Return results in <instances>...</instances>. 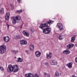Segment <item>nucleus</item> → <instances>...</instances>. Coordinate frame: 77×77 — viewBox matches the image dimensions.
Wrapping results in <instances>:
<instances>
[{
  "instance_id": "nucleus-37",
  "label": "nucleus",
  "mask_w": 77,
  "mask_h": 77,
  "mask_svg": "<svg viewBox=\"0 0 77 77\" xmlns=\"http://www.w3.org/2000/svg\"><path fill=\"white\" fill-rule=\"evenodd\" d=\"M75 32V30H73V31L72 32V33H74V32Z\"/></svg>"
},
{
  "instance_id": "nucleus-33",
  "label": "nucleus",
  "mask_w": 77,
  "mask_h": 77,
  "mask_svg": "<svg viewBox=\"0 0 77 77\" xmlns=\"http://www.w3.org/2000/svg\"><path fill=\"white\" fill-rule=\"evenodd\" d=\"M17 1L18 2L19 4L21 3V0H17Z\"/></svg>"
},
{
  "instance_id": "nucleus-15",
  "label": "nucleus",
  "mask_w": 77,
  "mask_h": 77,
  "mask_svg": "<svg viewBox=\"0 0 77 77\" xmlns=\"http://www.w3.org/2000/svg\"><path fill=\"white\" fill-rule=\"evenodd\" d=\"M25 77H32V74L31 73H28L25 74Z\"/></svg>"
},
{
  "instance_id": "nucleus-34",
  "label": "nucleus",
  "mask_w": 77,
  "mask_h": 77,
  "mask_svg": "<svg viewBox=\"0 0 77 77\" xmlns=\"http://www.w3.org/2000/svg\"><path fill=\"white\" fill-rule=\"evenodd\" d=\"M10 26V25H9L8 24H7V27H8V29H9V26Z\"/></svg>"
},
{
  "instance_id": "nucleus-25",
  "label": "nucleus",
  "mask_w": 77,
  "mask_h": 77,
  "mask_svg": "<svg viewBox=\"0 0 77 77\" xmlns=\"http://www.w3.org/2000/svg\"><path fill=\"white\" fill-rule=\"evenodd\" d=\"M0 70H1L2 72L5 71V69L2 66H0Z\"/></svg>"
},
{
  "instance_id": "nucleus-26",
  "label": "nucleus",
  "mask_w": 77,
  "mask_h": 77,
  "mask_svg": "<svg viewBox=\"0 0 77 77\" xmlns=\"http://www.w3.org/2000/svg\"><path fill=\"white\" fill-rule=\"evenodd\" d=\"M21 38V37L20 36V35H18L15 37V39H20Z\"/></svg>"
},
{
  "instance_id": "nucleus-38",
  "label": "nucleus",
  "mask_w": 77,
  "mask_h": 77,
  "mask_svg": "<svg viewBox=\"0 0 77 77\" xmlns=\"http://www.w3.org/2000/svg\"><path fill=\"white\" fill-rule=\"evenodd\" d=\"M49 54L50 55H51V53L50 52L49 54Z\"/></svg>"
},
{
  "instance_id": "nucleus-32",
  "label": "nucleus",
  "mask_w": 77,
  "mask_h": 77,
  "mask_svg": "<svg viewBox=\"0 0 77 77\" xmlns=\"http://www.w3.org/2000/svg\"><path fill=\"white\" fill-rule=\"evenodd\" d=\"M30 31H31V32H32V33H33V32H34V30L32 29H31Z\"/></svg>"
},
{
  "instance_id": "nucleus-8",
  "label": "nucleus",
  "mask_w": 77,
  "mask_h": 77,
  "mask_svg": "<svg viewBox=\"0 0 77 77\" xmlns=\"http://www.w3.org/2000/svg\"><path fill=\"white\" fill-rule=\"evenodd\" d=\"M74 46V45L72 43H69L66 46L67 49L68 50H70L71 48H73V47Z\"/></svg>"
},
{
  "instance_id": "nucleus-2",
  "label": "nucleus",
  "mask_w": 77,
  "mask_h": 77,
  "mask_svg": "<svg viewBox=\"0 0 77 77\" xmlns=\"http://www.w3.org/2000/svg\"><path fill=\"white\" fill-rule=\"evenodd\" d=\"M19 70V68H18V66L17 64L13 65V66L12 65H9L8 66L7 68L8 72L10 73L12 72H18Z\"/></svg>"
},
{
  "instance_id": "nucleus-12",
  "label": "nucleus",
  "mask_w": 77,
  "mask_h": 77,
  "mask_svg": "<svg viewBox=\"0 0 77 77\" xmlns=\"http://www.w3.org/2000/svg\"><path fill=\"white\" fill-rule=\"evenodd\" d=\"M10 17V13L9 12L8 13H7L5 15V20H9V19Z\"/></svg>"
},
{
  "instance_id": "nucleus-1",
  "label": "nucleus",
  "mask_w": 77,
  "mask_h": 77,
  "mask_svg": "<svg viewBox=\"0 0 77 77\" xmlns=\"http://www.w3.org/2000/svg\"><path fill=\"white\" fill-rule=\"evenodd\" d=\"M54 21L49 20V21L46 22L45 23L40 24L39 27L43 30V32L44 34H49L51 31V28L50 27V25L54 23Z\"/></svg>"
},
{
  "instance_id": "nucleus-7",
  "label": "nucleus",
  "mask_w": 77,
  "mask_h": 77,
  "mask_svg": "<svg viewBox=\"0 0 77 77\" xmlns=\"http://www.w3.org/2000/svg\"><path fill=\"white\" fill-rule=\"evenodd\" d=\"M3 38L4 41H5V42H6V43L9 42L10 41V38H9V36H7L4 37Z\"/></svg>"
},
{
  "instance_id": "nucleus-5",
  "label": "nucleus",
  "mask_w": 77,
  "mask_h": 77,
  "mask_svg": "<svg viewBox=\"0 0 77 77\" xmlns=\"http://www.w3.org/2000/svg\"><path fill=\"white\" fill-rule=\"evenodd\" d=\"M57 26L58 27L60 31H62L63 30V26L62 23H57Z\"/></svg>"
},
{
  "instance_id": "nucleus-35",
  "label": "nucleus",
  "mask_w": 77,
  "mask_h": 77,
  "mask_svg": "<svg viewBox=\"0 0 77 77\" xmlns=\"http://www.w3.org/2000/svg\"><path fill=\"white\" fill-rule=\"evenodd\" d=\"M75 62H76L77 63V57L75 58Z\"/></svg>"
},
{
  "instance_id": "nucleus-19",
  "label": "nucleus",
  "mask_w": 77,
  "mask_h": 77,
  "mask_svg": "<svg viewBox=\"0 0 77 77\" xmlns=\"http://www.w3.org/2000/svg\"><path fill=\"white\" fill-rule=\"evenodd\" d=\"M75 36H74L71 38V42H74L75 40Z\"/></svg>"
},
{
  "instance_id": "nucleus-29",
  "label": "nucleus",
  "mask_w": 77,
  "mask_h": 77,
  "mask_svg": "<svg viewBox=\"0 0 77 77\" xmlns=\"http://www.w3.org/2000/svg\"><path fill=\"white\" fill-rule=\"evenodd\" d=\"M55 75L56 76H59V72L57 71H56L55 73Z\"/></svg>"
},
{
  "instance_id": "nucleus-23",
  "label": "nucleus",
  "mask_w": 77,
  "mask_h": 77,
  "mask_svg": "<svg viewBox=\"0 0 77 77\" xmlns=\"http://www.w3.org/2000/svg\"><path fill=\"white\" fill-rule=\"evenodd\" d=\"M44 75H45V77H50V74H49L48 73H45L44 74Z\"/></svg>"
},
{
  "instance_id": "nucleus-28",
  "label": "nucleus",
  "mask_w": 77,
  "mask_h": 77,
  "mask_svg": "<svg viewBox=\"0 0 77 77\" xmlns=\"http://www.w3.org/2000/svg\"><path fill=\"white\" fill-rule=\"evenodd\" d=\"M25 51L26 53L27 54H30V51H29L27 50H26Z\"/></svg>"
},
{
  "instance_id": "nucleus-13",
  "label": "nucleus",
  "mask_w": 77,
  "mask_h": 77,
  "mask_svg": "<svg viewBox=\"0 0 77 77\" xmlns=\"http://www.w3.org/2000/svg\"><path fill=\"white\" fill-rule=\"evenodd\" d=\"M73 64V63L72 62H71L70 63H69L68 64H66V65H67V66H68V68L71 69L72 67Z\"/></svg>"
},
{
  "instance_id": "nucleus-39",
  "label": "nucleus",
  "mask_w": 77,
  "mask_h": 77,
  "mask_svg": "<svg viewBox=\"0 0 77 77\" xmlns=\"http://www.w3.org/2000/svg\"><path fill=\"white\" fill-rule=\"evenodd\" d=\"M37 77H40V76L38 75H37Z\"/></svg>"
},
{
  "instance_id": "nucleus-36",
  "label": "nucleus",
  "mask_w": 77,
  "mask_h": 77,
  "mask_svg": "<svg viewBox=\"0 0 77 77\" xmlns=\"http://www.w3.org/2000/svg\"><path fill=\"white\" fill-rule=\"evenodd\" d=\"M63 69H65V67H63L62 68Z\"/></svg>"
},
{
  "instance_id": "nucleus-6",
  "label": "nucleus",
  "mask_w": 77,
  "mask_h": 77,
  "mask_svg": "<svg viewBox=\"0 0 77 77\" xmlns=\"http://www.w3.org/2000/svg\"><path fill=\"white\" fill-rule=\"evenodd\" d=\"M22 33L25 36H27V37H29V32L27 30H23L22 32Z\"/></svg>"
},
{
  "instance_id": "nucleus-17",
  "label": "nucleus",
  "mask_w": 77,
  "mask_h": 77,
  "mask_svg": "<svg viewBox=\"0 0 77 77\" xmlns=\"http://www.w3.org/2000/svg\"><path fill=\"white\" fill-rule=\"evenodd\" d=\"M23 61V58H21L20 57L18 58V60H16L17 62H22Z\"/></svg>"
},
{
  "instance_id": "nucleus-21",
  "label": "nucleus",
  "mask_w": 77,
  "mask_h": 77,
  "mask_svg": "<svg viewBox=\"0 0 77 77\" xmlns=\"http://www.w3.org/2000/svg\"><path fill=\"white\" fill-rule=\"evenodd\" d=\"M59 39L60 41L62 40L63 39V35H60L59 37Z\"/></svg>"
},
{
  "instance_id": "nucleus-10",
  "label": "nucleus",
  "mask_w": 77,
  "mask_h": 77,
  "mask_svg": "<svg viewBox=\"0 0 77 77\" xmlns=\"http://www.w3.org/2000/svg\"><path fill=\"white\" fill-rule=\"evenodd\" d=\"M35 54L37 57H39L41 56V52L39 51H37L35 52Z\"/></svg>"
},
{
  "instance_id": "nucleus-3",
  "label": "nucleus",
  "mask_w": 77,
  "mask_h": 77,
  "mask_svg": "<svg viewBox=\"0 0 77 77\" xmlns=\"http://www.w3.org/2000/svg\"><path fill=\"white\" fill-rule=\"evenodd\" d=\"M11 19L12 20V22L14 25H15L17 23H19L21 20V16L18 15L15 17H11Z\"/></svg>"
},
{
  "instance_id": "nucleus-22",
  "label": "nucleus",
  "mask_w": 77,
  "mask_h": 77,
  "mask_svg": "<svg viewBox=\"0 0 77 77\" xmlns=\"http://www.w3.org/2000/svg\"><path fill=\"white\" fill-rule=\"evenodd\" d=\"M22 10H17L16 12V14H20L21 13H22Z\"/></svg>"
},
{
  "instance_id": "nucleus-18",
  "label": "nucleus",
  "mask_w": 77,
  "mask_h": 77,
  "mask_svg": "<svg viewBox=\"0 0 77 77\" xmlns=\"http://www.w3.org/2000/svg\"><path fill=\"white\" fill-rule=\"evenodd\" d=\"M5 13V11L4 8H1L0 9V13L1 14H3Z\"/></svg>"
},
{
  "instance_id": "nucleus-30",
  "label": "nucleus",
  "mask_w": 77,
  "mask_h": 77,
  "mask_svg": "<svg viewBox=\"0 0 77 77\" xmlns=\"http://www.w3.org/2000/svg\"><path fill=\"white\" fill-rule=\"evenodd\" d=\"M45 65L47 66H48V63L47 62H45Z\"/></svg>"
},
{
  "instance_id": "nucleus-11",
  "label": "nucleus",
  "mask_w": 77,
  "mask_h": 77,
  "mask_svg": "<svg viewBox=\"0 0 77 77\" xmlns=\"http://www.w3.org/2000/svg\"><path fill=\"white\" fill-rule=\"evenodd\" d=\"M50 63L51 65H56L57 64V62L56 61L53 60L50 61Z\"/></svg>"
},
{
  "instance_id": "nucleus-4",
  "label": "nucleus",
  "mask_w": 77,
  "mask_h": 77,
  "mask_svg": "<svg viewBox=\"0 0 77 77\" xmlns=\"http://www.w3.org/2000/svg\"><path fill=\"white\" fill-rule=\"evenodd\" d=\"M6 45H3L0 46V54H3L6 52Z\"/></svg>"
},
{
  "instance_id": "nucleus-27",
  "label": "nucleus",
  "mask_w": 77,
  "mask_h": 77,
  "mask_svg": "<svg viewBox=\"0 0 77 77\" xmlns=\"http://www.w3.org/2000/svg\"><path fill=\"white\" fill-rule=\"evenodd\" d=\"M38 75V74L36 73L34 75L32 74V77H37Z\"/></svg>"
},
{
  "instance_id": "nucleus-31",
  "label": "nucleus",
  "mask_w": 77,
  "mask_h": 77,
  "mask_svg": "<svg viewBox=\"0 0 77 77\" xmlns=\"http://www.w3.org/2000/svg\"><path fill=\"white\" fill-rule=\"evenodd\" d=\"M15 51V54H16V53H18V51Z\"/></svg>"
},
{
  "instance_id": "nucleus-9",
  "label": "nucleus",
  "mask_w": 77,
  "mask_h": 77,
  "mask_svg": "<svg viewBox=\"0 0 77 77\" xmlns=\"http://www.w3.org/2000/svg\"><path fill=\"white\" fill-rule=\"evenodd\" d=\"M20 42L21 45H27V42L25 39L20 40Z\"/></svg>"
},
{
  "instance_id": "nucleus-16",
  "label": "nucleus",
  "mask_w": 77,
  "mask_h": 77,
  "mask_svg": "<svg viewBox=\"0 0 77 77\" xmlns=\"http://www.w3.org/2000/svg\"><path fill=\"white\" fill-rule=\"evenodd\" d=\"M30 51H33L34 50V46L32 44L30 45Z\"/></svg>"
},
{
  "instance_id": "nucleus-20",
  "label": "nucleus",
  "mask_w": 77,
  "mask_h": 77,
  "mask_svg": "<svg viewBox=\"0 0 77 77\" xmlns=\"http://www.w3.org/2000/svg\"><path fill=\"white\" fill-rule=\"evenodd\" d=\"M46 57L47 59H51V58L52 57V55L47 54L46 55Z\"/></svg>"
},
{
  "instance_id": "nucleus-14",
  "label": "nucleus",
  "mask_w": 77,
  "mask_h": 77,
  "mask_svg": "<svg viewBox=\"0 0 77 77\" xmlns=\"http://www.w3.org/2000/svg\"><path fill=\"white\" fill-rule=\"evenodd\" d=\"M69 49H66L65 50H64L63 52V54H65V53H66V54H69L70 53V51L69 50Z\"/></svg>"
},
{
  "instance_id": "nucleus-24",
  "label": "nucleus",
  "mask_w": 77,
  "mask_h": 77,
  "mask_svg": "<svg viewBox=\"0 0 77 77\" xmlns=\"http://www.w3.org/2000/svg\"><path fill=\"white\" fill-rule=\"evenodd\" d=\"M10 5L11 7V10H14V5L11 4H10Z\"/></svg>"
}]
</instances>
